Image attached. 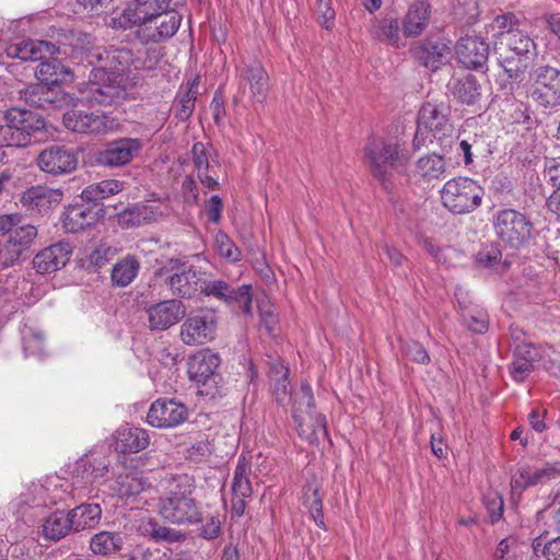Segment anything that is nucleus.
<instances>
[{"label": "nucleus", "mask_w": 560, "mask_h": 560, "mask_svg": "<svg viewBox=\"0 0 560 560\" xmlns=\"http://www.w3.org/2000/svg\"><path fill=\"white\" fill-rule=\"evenodd\" d=\"M81 95L77 98L66 93L57 85H36L27 92V100L37 107L44 109L61 108L78 103L88 104L80 101Z\"/></svg>", "instance_id": "5701e85b"}, {"label": "nucleus", "mask_w": 560, "mask_h": 560, "mask_svg": "<svg viewBox=\"0 0 560 560\" xmlns=\"http://www.w3.org/2000/svg\"><path fill=\"white\" fill-rule=\"evenodd\" d=\"M457 138L466 166L474 162V156L482 155L486 152V139L482 135L468 132L466 128H463L459 130Z\"/></svg>", "instance_id": "c03bdc74"}, {"label": "nucleus", "mask_w": 560, "mask_h": 560, "mask_svg": "<svg viewBox=\"0 0 560 560\" xmlns=\"http://www.w3.org/2000/svg\"><path fill=\"white\" fill-rule=\"evenodd\" d=\"M293 420L299 435L311 444L318 442L320 436H327V422L322 413H304L301 407H296L293 410Z\"/></svg>", "instance_id": "a878e982"}, {"label": "nucleus", "mask_w": 560, "mask_h": 560, "mask_svg": "<svg viewBox=\"0 0 560 560\" xmlns=\"http://www.w3.org/2000/svg\"><path fill=\"white\" fill-rule=\"evenodd\" d=\"M199 291L207 296H214L229 305H237L247 316L253 315V294L252 287L249 284L232 288L224 281L213 280L209 282H201Z\"/></svg>", "instance_id": "2eb2a0df"}, {"label": "nucleus", "mask_w": 560, "mask_h": 560, "mask_svg": "<svg viewBox=\"0 0 560 560\" xmlns=\"http://www.w3.org/2000/svg\"><path fill=\"white\" fill-rule=\"evenodd\" d=\"M174 296L190 299L195 296L201 284L200 273L192 265L177 258H171L155 271Z\"/></svg>", "instance_id": "0eeeda50"}, {"label": "nucleus", "mask_w": 560, "mask_h": 560, "mask_svg": "<svg viewBox=\"0 0 560 560\" xmlns=\"http://www.w3.org/2000/svg\"><path fill=\"white\" fill-rule=\"evenodd\" d=\"M402 351L407 358H409L410 360H412L415 362H418L421 364H427L430 362V357H429L427 350L418 341L406 342L402 346Z\"/></svg>", "instance_id": "338daca9"}, {"label": "nucleus", "mask_w": 560, "mask_h": 560, "mask_svg": "<svg viewBox=\"0 0 560 560\" xmlns=\"http://www.w3.org/2000/svg\"><path fill=\"white\" fill-rule=\"evenodd\" d=\"M72 247L68 242L52 244L33 258V268L39 275H48L63 268L70 260Z\"/></svg>", "instance_id": "412c9836"}, {"label": "nucleus", "mask_w": 560, "mask_h": 560, "mask_svg": "<svg viewBox=\"0 0 560 560\" xmlns=\"http://www.w3.org/2000/svg\"><path fill=\"white\" fill-rule=\"evenodd\" d=\"M451 107L445 103L433 104L427 102L422 105L418 115L419 128L433 132V136L441 140L453 131L450 121Z\"/></svg>", "instance_id": "6ab92c4d"}, {"label": "nucleus", "mask_w": 560, "mask_h": 560, "mask_svg": "<svg viewBox=\"0 0 560 560\" xmlns=\"http://www.w3.org/2000/svg\"><path fill=\"white\" fill-rule=\"evenodd\" d=\"M57 52L58 48L54 44L33 39L12 44L7 48L8 57L23 61L43 60L46 56H54Z\"/></svg>", "instance_id": "c756f323"}, {"label": "nucleus", "mask_w": 560, "mask_h": 560, "mask_svg": "<svg viewBox=\"0 0 560 560\" xmlns=\"http://www.w3.org/2000/svg\"><path fill=\"white\" fill-rule=\"evenodd\" d=\"M86 59L93 66L90 80L79 89L80 101L90 105H109L122 97L128 78L126 75L133 61L130 49L94 47Z\"/></svg>", "instance_id": "f257e3e1"}, {"label": "nucleus", "mask_w": 560, "mask_h": 560, "mask_svg": "<svg viewBox=\"0 0 560 560\" xmlns=\"http://www.w3.org/2000/svg\"><path fill=\"white\" fill-rule=\"evenodd\" d=\"M163 215L164 212L159 206L138 203L121 211L118 222L122 228H133L155 222Z\"/></svg>", "instance_id": "7c9ffc66"}, {"label": "nucleus", "mask_w": 560, "mask_h": 560, "mask_svg": "<svg viewBox=\"0 0 560 560\" xmlns=\"http://www.w3.org/2000/svg\"><path fill=\"white\" fill-rule=\"evenodd\" d=\"M456 299L460 312V320L474 334H486L489 329L488 313L471 302L460 299L459 293L456 292Z\"/></svg>", "instance_id": "2f4dec72"}, {"label": "nucleus", "mask_w": 560, "mask_h": 560, "mask_svg": "<svg viewBox=\"0 0 560 560\" xmlns=\"http://www.w3.org/2000/svg\"><path fill=\"white\" fill-rule=\"evenodd\" d=\"M172 0L140 1L128 4L119 16L120 27L139 26L142 40L159 43L172 37L178 30L182 16L170 10Z\"/></svg>", "instance_id": "f03ea898"}, {"label": "nucleus", "mask_w": 560, "mask_h": 560, "mask_svg": "<svg viewBox=\"0 0 560 560\" xmlns=\"http://www.w3.org/2000/svg\"><path fill=\"white\" fill-rule=\"evenodd\" d=\"M445 172L444 156L436 153L422 156L416 163V173L424 180L439 179Z\"/></svg>", "instance_id": "de8ad7c7"}, {"label": "nucleus", "mask_w": 560, "mask_h": 560, "mask_svg": "<svg viewBox=\"0 0 560 560\" xmlns=\"http://www.w3.org/2000/svg\"><path fill=\"white\" fill-rule=\"evenodd\" d=\"M144 532L155 541L176 542L185 538L180 532L159 524L155 520H150L144 525Z\"/></svg>", "instance_id": "864d4df0"}, {"label": "nucleus", "mask_w": 560, "mask_h": 560, "mask_svg": "<svg viewBox=\"0 0 560 560\" xmlns=\"http://www.w3.org/2000/svg\"><path fill=\"white\" fill-rule=\"evenodd\" d=\"M411 155L412 151L409 149L405 137L396 136L387 139V167L404 174Z\"/></svg>", "instance_id": "4c0bfd02"}, {"label": "nucleus", "mask_w": 560, "mask_h": 560, "mask_svg": "<svg viewBox=\"0 0 560 560\" xmlns=\"http://www.w3.org/2000/svg\"><path fill=\"white\" fill-rule=\"evenodd\" d=\"M502 253L495 245L486 246L476 256V262L481 268L504 271L509 265L501 261Z\"/></svg>", "instance_id": "5fc2aeb1"}, {"label": "nucleus", "mask_w": 560, "mask_h": 560, "mask_svg": "<svg viewBox=\"0 0 560 560\" xmlns=\"http://www.w3.org/2000/svg\"><path fill=\"white\" fill-rule=\"evenodd\" d=\"M1 147H25V138L21 132L14 131L10 124H0V148Z\"/></svg>", "instance_id": "680f3d73"}, {"label": "nucleus", "mask_w": 560, "mask_h": 560, "mask_svg": "<svg viewBox=\"0 0 560 560\" xmlns=\"http://www.w3.org/2000/svg\"><path fill=\"white\" fill-rule=\"evenodd\" d=\"M440 194L443 206L455 214L475 211L483 198L481 186L469 177H455L447 180Z\"/></svg>", "instance_id": "423d86ee"}, {"label": "nucleus", "mask_w": 560, "mask_h": 560, "mask_svg": "<svg viewBox=\"0 0 560 560\" xmlns=\"http://www.w3.org/2000/svg\"><path fill=\"white\" fill-rule=\"evenodd\" d=\"M115 450L121 454L138 453L148 447L150 436L147 430L128 424L119 427L115 434Z\"/></svg>", "instance_id": "c85d7f7f"}, {"label": "nucleus", "mask_w": 560, "mask_h": 560, "mask_svg": "<svg viewBox=\"0 0 560 560\" xmlns=\"http://www.w3.org/2000/svg\"><path fill=\"white\" fill-rule=\"evenodd\" d=\"M79 163L77 152L63 144H52L42 150L36 158L38 168L51 176L71 174Z\"/></svg>", "instance_id": "f8f14e48"}, {"label": "nucleus", "mask_w": 560, "mask_h": 560, "mask_svg": "<svg viewBox=\"0 0 560 560\" xmlns=\"http://www.w3.org/2000/svg\"><path fill=\"white\" fill-rule=\"evenodd\" d=\"M560 476V470L551 464L541 467L520 466L511 478L513 493L522 494L525 490L548 483Z\"/></svg>", "instance_id": "a211bd4d"}, {"label": "nucleus", "mask_w": 560, "mask_h": 560, "mask_svg": "<svg viewBox=\"0 0 560 560\" xmlns=\"http://www.w3.org/2000/svg\"><path fill=\"white\" fill-rule=\"evenodd\" d=\"M412 58L421 66L435 71L445 65L451 55V40L440 36L427 37L410 47Z\"/></svg>", "instance_id": "ddd939ff"}, {"label": "nucleus", "mask_w": 560, "mask_h": 560, "mask_svg": "<svg viewBox=\"0 0 560 560\" xmlns=\"http://www.w3.org/2000/svg\"><path fill=\"white\" fill-rule=\"evenodd\" d=\"M364 164L371 174L381 183H385V140L372 138L364 147Z\"/></svg>", "instance_id": "f704fd0d"}, {"label": "nucleus", "mask_w": 560, "mask_h": 560, "mask_svg": "<svg viewBox=\"0 0 560 560\" xmlns=\"http://www.w3.org/2000/svg\"><path fill=\"white\" fill-rule=\"evenodd\" d=\"M258 311L261 326L269 335H273L279 324L275 305L269 300H261L258 302Z\"/></svg>", "instance_id": "4d7b16f0"}, {"label": "nucleus", "mask_w": 560, "mask_h": 560, "mask_svg": "<svg viewBox=\"0 0 560 560\" xmlns=\"http://www.w3.org/2000/svg\"><path fill=\"white\" fill-rule=\"evenodd\" d=\"M450 91L457 102L468 106L477 104L482 95V86L472 74L454 79L450 83Z\"/></svg>", "instance_id": "473e14b6"}, {"label": "nucleus", "mask_w": 560, "mask_h": 560, "mask_svg": "<svg viewBox=\"0 0 560 560\" xmlns=\"http://www.w3.org/2000/svg\"><path fill=\"white\" fill-rule=\"evenodd\" d=\"M94 221V213L83 205H73L62 213V225L67 232L78 233L91 225Z\"/></svg>", "instance_id": "ea45409f"}, {"label": "nucleus", "mask_w": 560, "mask_h": 560, "mask_svg": "<svg viewBox=\"0 0 560 560\" xmlns=\"http://www.w3.org/2000/svg\"><path fill=\"white\" fill-rule=\"evenodd\" d=\"M140 265L132 256H127L116 262L112 269V281L117 287H127L139 272Z\"/></svg>", "instance_id": "09e8293b"}, {"label": "nucleus", "mask_w": 560, "mask_h": 560, "mask_svg": "<svg viewBox=\"0 0 560 560\" xmlns=\"http://www.w3.org/2000/svg\"><path fill=\"white\" fill-rule=\"evenodd\" d=\"M147 313L151 329L165 330L184 317L185 307L180 301L167 300L150 306Z\"/></svg>", "instance_id": "393cba45"}, {"label": "nucleus", "mask_w": 560, "mask_h": 560, "mask_svg": "<svg viewBox=\"0 0 560 560\" xmlns=\"http://www.w3.org/2000/svg\"><path fill=\"white\" fill-rule=\"evenodd\" d=\"M218 317L212 311L188 315L180 325L179 337L187 346H202L215 338Z\"/></svg>", "instance_id": "9b49d317"}, {"label": "nucleus", "mask_w": 560, "mask_h": 560, "mask_svg": "<svg viewBox=\"0 0 560 560\" xmlns=\"http://www.w3.org/2000/svg\"><path fill=\"white\" fill-rule=\"evenodd\" d=\"M494 49L511 50L520 56H528L535 49L534 40L521 30L504 32L497 35Z\"/></svg>", "instance_id": "e433bc0d"}, {"label": "nucleus", "mask_w": 560, "mask_h": 560, "mask_svg": "<svg viewBox=\"0 0 560 560\" xmlns=\"http://www.w3.org/2000/svg\"><path fill=\"white\" fill-rule=\"evenodd\" d=\"M122 538L120 534L101 532L95 534L90 541V548L94 555L109 556L121 549Z\"/></svg>", "instance_id": "8fccbe9b"}, {"label": "nucleus", "mask_w": 560, "mask_h": 560, "mask_svg": "<svg viewBox=\"0 0 560 560\" xmlns=\"http://www.w3.org/2000/svg\"><path fill=\"white\" fill-rule=\"evenodd\" d=\"M307 508L315 524L319 528L326 529L323 514V501L317 489L313 491L311 502H308Z\"/></svg>", "instance_id": "774afa93"}, {"label": "nucleus", "mask_w": 560, "mask_h": 560, "mask_svg": "<svg viewBox=\"0 0 560 560\" xmlns=\"http://www.w3.org/2000/svg\"><path fill=\"white\" fill-rule=\"evenodd\" d=\"M430 5L424 1L413 3L404 20V33L407 36L419 35L428 25Z\"/></svg>", "instance_id": "58836bf2"}, {"label": "nucleus", "mask_w": 560, "mask_h": 560, "mask_svg": "<svg viewBox=\"0 0 560 560\" xmlns=\"http://www.w3.org/2000/svg\"><path fill=\"white\" fill-rule=\"evenodd\" d=\"M498 56V62L503 68L510 79L517 80L524 73L528 56H520L511 50L494 49Z\"/></svg>", "instance_id": "3c124183"}, {"label": "nucleus", "mask_w": 560, "mask_h": 560, "mask_svg": "<svg viewBox=\"0 0 560 560\" xmlns=\"http://www.w3.org/2000/svg\"><path fill=\"white\" fill-rule=\"evenodd\" d=\"M483 503L489 514L490 523L494 524L500 521L504 511V502L502 497L498 493H489L485 497Z\"/></svg>", "instance_id": "e2e57ef3"}, {"label": "nucleus", "mask_w": 560, "mask_h": 560, "mask_svg": "<svg viewBox=\"0 0 560 560\" xmlns=\"http://www.w3.org/2000/svg\"><path fill=\"white\" fill-rule=\"evenodd\" d=\"M188 418L187 407L174 399L154 400L147 413V423L153 428L171 429L180 425Z\"/></svg>", "instance_id": "f3484780"}, {"label": "nucleus", "mask_w": 560, "mask_h": 560, "mask_svg": "<svg viewBox=\"0 0 560 560\" xmlns=\"http://www.w3.org/2000/svg\"><path fill=\"white\" fill-rule=\"evenodd\" d=\"M292 411L296 407H301L304 413L313 412L311 409L314 406V396L311 385L307 382H302L300 389L294 394Z\"/></svg>", "instance_id": "052dcab7"}, {"label": "nucleus", "mask_w": 560, "mask_h": 560, "mask_svg": "<svg viewBox=\"0 0 560 560\" xmlns=\"http://www.w3.org/2000/svg\"><path fill=\"white\" fill-rule=\"evenodd\" d=\"M108 466L109 460L104 453L93 450L77 460L70 485L58 477L47 478L49 504L65 501L67 495L73 499L96 497L97 486L108 472Z\"/></svg>", "instance_id": "7ed1b4c3"}, {"label": "nucleus", "mask_w": 560, "mask_h": 560, "mask_svg": "<svg viewBox=\"0 0 560 560\" xmlns=\"http://www.w3.org/2000/svg\"><path fill=\"white\" fill-rule=\"evenodd\" d=\"M270 380L278 404L288 405L292 400L289 369L281 363L273 364L270 369Z\"/></svg>", "instance_id": "37998d69"}, {"label": "nucleus", "mask_w": 560, "mask_h": 560, "mask_svg": "<svg viewBox=\"0 0 560 560\" xmlns=\"http://www.w3.org/2000/svg\"><path fill=\"white\" fill-rule=\"evenodd\" d=\"M528 95L538 106L553 108L560 105V70L551 66H540L532 74Z\"/></svg>", "instance_id": "9d476101"}, {"label": "nucleus", "mask_w": 560, "mask_h": 560, "mask_svg": "<svg viewBox=\"0 0 560 560\" xmlns=\"http://www.w3.org/2000/svg\"><path fill=\"white\" fill-rule=\"evenodd\" d=\"M5 120L14 131L21 132L25 138V147L31 142V136L45 128L42 116L28 109L12 107L5 113Z\"/></svg>", "instance_id": "cd10ccee"}, {"label": "nucleus", "mask_w": 560, "mask_h": 560, "mask_svg": "<svg viewBox=\"0 0 560 560\" xmlns=\"http://www.w3.org/2000/svg\"><path fill=\"white\" fill-rule=\"evenodd\" d=\"M62 199L60 189H52L46 186H33L27 188L21 196V203L31 211L43 213L56 207Z\"/></svg>", "instance_id": "bb28decb"}, {"label": "nucleus", "mask_w": 560, "mask_h": 560, "mask_svg": "<svg viewBox=\"0 0 560 560\" xmlns=\"http://www.w3.org/2000/svg\"><path fill=\"white\" fill-rule=\"evenodd\" d=\"M194 480L188 475L172 477L165 495L160 498L159 514L176 525H192L201 522V511L192 497Z\"/></svg>", "instance_id": "20e7f679"}, {"label": "nucleus", "mask_w": 560, "mask_h": 560, "mask_svg": "<svg viewBox=\"0 0 560 560\" xmlns=\"http://www.w3.org/2000/svg\"><path fill=\"white\" fill-rule=\"evenodd\" d=\"M143 143L137 138H120L106 144L96 153V162L105 167H121L129 164L142 150Z\"/></svg>", "instance_id": "dca6fc26"}, {"label": "nucleus", "mask_w": 560, "mask_h": 560, "mask_svg": "<svg viewBox=\"0 0 560 560\" xmlns=\"http://www.w3.org/2000/svg\"><path fill=\"white\" fill-rule=\"evenodd\" d=\"M191 159L200 183L208 189H218L215 172L218 162L213 158V149L202 142H196L191 148Z\"/></svg>", "instance_id": "b1692460"}, {"label": "nucleus", "mask_w": 560, "mask_h": 560, "mask_svg": "<svg viewBox=\"0 0 560 560\" xmlns=\"http://www.w3.org/2000/svg\"><path fill=\"white\" fill-rule=\"evenodd\" d=\"M23 349L26 355H42L44 353L43 334L32 329L24 331Z\"/></svg>", "instance_id": "bf43d9fd"}, {"label": "nucleus", "mask_w": 560, "mask_h": 560, "mask_svg": "<svg viewBox=\"0 0 560 560\" xmlns=\"http://www.w3.org/2000/svg\"><path fill=\"white\" fill-rule=\"evenodd\" d=\"M241 86H248L249 98L255 103H264L269 91V75L260 62L246 63L238 68Z\"/></svg>", "instance_id": "4be33fe9"}, {"label": "nucleus", "mask_w": 560, "mask_h": 560, "mask_svg": "<svg viewBox=\"0 0 560 560\" xmlns=\"http://www.w3.org/2000/svg\"><path fill=\"white\" fill-rule=\"evenodd\" d=\"M114 256V250L105 245L101 244L90 252H86L84 257L81 258V264L86 269H100L104 267Z\"/></svg>", "instance_id": "6e6d98bb"}, {"label": "nucleus", "mask_w": 560, "mask_h": 560, "mask_svg": "<svg viewBox=\"0 0 560 560\" xmlns=\"http://www.w3.org/2000/svg\"><path fill=\"white\" fill-rule=\"evenodd\" d=\"M62 121L68 130L78 133H106L118 126V121L107 114L88 113L78 108L67 110Z\"/></svg>", "instance_id": "4468645a"}, {"label": "nucleus", "mask_w": 560, "mask_h": 560, "mask_svg": "<svg viewBox=\"0 0 560 560\" xmlns=\"http://www.w3.org/2000/svg\"><path fill=\"white\" fill-rule=\"evenodd\" d=\"M147 486V482L142 477L132 476V475H125L119 476L114 486L112 487V490L115 494H117L120 499H131L140 494L142 491H144Z\"/></svg>", "instance_id": "603ef678"}, {"label": "nucleus", "mask_w": 560, "mask_h": 560, "mask_svg": "<svg viewBox=\"0 0 560 560\" xmlns=\"http://www.w3.org/2000/svg\"><path fill=\"white\" fill-rule=\"evenodd\" d=\"M215 248L218 254L229 261H237L241 258V250L233 241L223 232L215 235Z\"/></svg>", "instance_id": "13d9d810"}, {"label": "nucleus", "mask_w": 560, "mask_h": 560, "mask_svg": "<svg viewBox=\"0 0 560 560\" xmlns=\"http://www.w3.org/2000/svg\"><path fill=\"white\" fill-rule=\"evenodd\" d=\"M458 61L467 69L478 70L486 66L489 58V45L480 36L466 35L455 47Z\"/></svg>", "instance_id": "aec40b11"}, {"label": "nucleus", "mask_w": 560, "mask_h": 560, "mask_svg": "<svg viewBox=\"0 0 560 560\" xmlns=\"http://www.w3.org/2000/svg\"><path fill=\"white\" fill-rule=\"evenodd\" d=\"M8 240L0 249V269H7L19 261L21 255L32 245L37 236V228L25 223L18 213L0 215V236Z\"/></svg>", "instance_id": "39448f33"}, {"label": "nucleus", "mask_w": 560, "mask_h": 560, "mask_svg": "<svg viewBox=\"0 0 560 560\" xmlns=\"http://www.w3.org/2000/svg\"><path fill=\"white\" fill-rule=\"evenodd\" d=\"M513 362L510 364V374L515 382H523L533 371L537 352L530 343H520L513 352Z\"/></svg>", "instance_id": "72a5a7b5"}, {"label": "nucleus", "mask_w": 560, "mask_h": 560, "mask_svg": "<svg viewBox=\"0 0 560 560\" xmlns=\"http://www.w3.org/2000/svg\"><path fill=\"white\" fill-rule=\"evenodd\" d=\"M125 189V183L118 179H105L86 186L81 197L86 201L97 202L105 198L121 192Z\"/></svg>", "instance_id": "a18cd8bd"}, {"label": "nucleus", "mask_w": 560, "mask_h": 560, "mask_svg": "<svg viewBox=\"0 0 560 560\" xmlns=\"http://www.w3.org/2000/svg\"><path fill=\"white\" fill-rule=\"evenodd\" d=\"M72 528L77 532L93 528L98 524L102 509L98 504H81L69 512Z\"/></svg>", "instance_id": "79ce46f5"}, {"label": "nucleus", "mask_w": 560, "mask_h": 560, "mask_svg": "<svg viewBox=\"0 0 560 560\" xmlns=\"http://www.w3.org/2000/svg\"><path fill=\"white\" fill-rule=\"evenodd\" d=\"M35 74L39 81L38 85H59L73 80L72 71L57 59L42 61Z\"/></svg>", "instance_id": "c9c22d12"}, {"label": "nucleus", "mask_w": 560, "mask_h": 560, "mask_svg": "<svg viewBox=\"0 0 560 560\" xmlns=\"http://www.w3.org/2000/svg\"><path fill=\"white\" fill-rule=\"evenodd\" d=\"M72 528L69 513L56 511L51 513L43 524V535L51 540H59L65 537Z\"/></svg>", "instance_id": "49530a36"}, {"label": "nucleus", "mask_w": 560, "mask_h": 560, "mask_svg": "<svg viewBox=\"0 0 560 560\" xmlns=\"http://www.w3.org/2000/svg\"><path fill=\"white\" fill-rule=\"evenodd\" d=\"M221 363L220 355L211 349H201L188 360V375L198 387V394L214 398L219 394L221 376L218 369Z\"/></svg>", "instance_id": "6e6552de"}, {"label": "nucleus", "mask_w": 560, "mask_h": 560, "mask_svg": "<svg viewBox=\"0 0 560 560\" xmlns=\"http://www.w3.org/2000/svg\"><path fill=\"white\" fill-rule=\"evenodd\" d=\"M252 463L245 456H240L232 480V493L234 497L250 498L253 486L250 482Z\"/></svg>", "instance_id": "a19ab883"}, {"label": "nucleus", "mask_w": 560, "mask_h": 560, "mask_svg": "<svg viewBox=\"0 0 560 560\" xmlns=\"http://www.w3.org/2000/svg\"><path fill=\"white\" fill-rule=\"evenodd\" d=\"M28 495L31 499L27 501V503L32 506L49 505V501L47 500L48 492L46 490V480L43 482H33L28 488Z\"/></svg>", "instance_id": "69168bd1"}, {"label": "nucleus", "mask_w": 560, "mask_h": 560, "mask_svg": "<svg viewBox=\"0 0 560 560\" xmlns=\"http://www.w3.org/2000/svg\"><path fill=\"white\" fill-rule=\"evenodd\" d=\"M493 226L497 236L513 248L527 244L534 229L525 213L510 208L497 212Z\"/></svg>", "instance_id": "1a4fd4ad"}, {"label": "nucleus", "mask_w": 560, "mask_h": 560, "mask_svg": "<svg viewBox=\"0 0 560 560\" xmlns=\"http://www.w3.org/2000/svg\"><path fill=\"white\" fill-rule=\"evenodd\" d=\"M196 91L189 88L183 95L178 97V107L176 108V117L186 120L190 117L195 108Z\"/></svg>", "instance_id": "0e129e2a"}]
</instances>
